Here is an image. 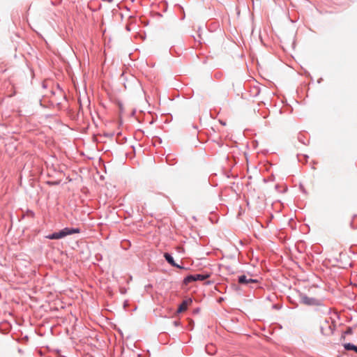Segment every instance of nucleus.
<instances>
[{
	"label": "nucleus",
	"mask_w": 357,
	"mask_h": 357,
	"mask_svg": "<svg viewBox=\"0 0 357 357\" xmlns=\"http://www.w3.org/2000/svg\"><path fill=\"white\" fill-rule=\"evenodd\" d=\"M301 303L308 306H320L323 305V300L312 297H309L305 294L300 296Z\"/></svg>",
	"instance_id": "f257e3e1"
},
{
	"label": "nucleus",
	"mask_w": 357,
	"mask_h": 357,
	"mask_svg": "<svg viewBox=\"0 0 357 357\" xmlns=\"http://www.w3.org/2000/svg\"><path fill=\"white\" fill-rule=\"evenodd\" d=\"M209 277L208 275L206 274H195V275H189L187 277H185L183 280V283L187 285L190 284L192 282L194 281H203L206 279H207Z\"/></svg>",
	"instance_id": "f03ea898"
},
{
	"label": "nucleus",
	"mask_w": 357,
	"mask_h": 357,
	"mask_svg": "<svg viewBox=\"0 0 357 357\" xmlns=\"http://www.w3.org/2000/svg\"><path fill=\"white\" fill-rule=\"evenodd\" d=\"M80 232V229L79 228H70L65 227L63 229L57 231V236L59 239L63 238L68 235H72L74 234H79Z\"/></svg>",
	"instance_id": "7ed1b4c3"
},
{
	"label": "nucleus",
	"mask_w": 357,
	"mask_h": 357,
	"mask_svg": "<svg viewBox=\"0 0 357 357\" xmlns=\"http://www.w3.org/2000/svg\"><path fill=\"white\" fill-rule=\"evenodd\" d=\"M238 281L242 284H248L250 283H257L258 280L256 279L248 278L246 275H243L238 277Z\"/></svg>",
	"instance_id": "20e7f679"
},
{
	"label": "nucleus",
	"mask_w": 357,
	"mask_h": 357,
	"mask_svg": "<svg viewBox=\"0 0 357 357\" xmlns=\"http://www.w3.org/2000/svg\"><path fill=\"white\" fill-rule=\"evenodd\" d=\"M164 257L165 259H166V261L169 264H171L172 266L174 267H176V268H183V267L179 266L178 264H177L174 260V258L173 257L169 254V253H167V252H165L164 254Z\"/></svg>",
	"instance_id": "39448f33"
},
{
	"label": "nucleus",
	"mask_w": 357,
	"mask_h": 357,
	"mask_svg": "<svg viewBox=\"0 0 357 357\" xmlns=\"http://www.w3.org/2000/svg\"><path fill=\"white\" fill-rule=\"evenodd\" d=\"M191 303H192L191 299H187V300L183 301L182 303L179 305V306L178 307L177 312L181 313V312L185 311L188 308V305L190 304Z\"/></svg>",
	"instance_id": "423d86ee"
},
{
	"label": "nucleus",
	"mask_w": 357,
	"mask_h": 357,
	"mask_svg": "<svg viewBox=\"0 0 357 357\" xmlns=\"http://www.w3.org/2000/svg\"><path fill=\"white\" fill-rule=\"evenodd\" d=\"M344 347L346 350L350 351L353 350L357 353V346L351 344V343H347L344 345Z\"/></svg>",
	"instance_id": "0eeeda50"
},
{
	"label": "nucleus",
	"mask_w": 357,
	"mask_h": 357,
	"mask_svg": "<svg viewBox=\"0 0 357 357\" xmlns=\"http://www.w3.org/2000/svg\"><path fill=\"white\" fill-rule=\"evenodd\" d=\"M47 238L49 239H59L58 236H57V234L56 232H54L51 234H49L47 236Z\"/></svg>",
	"instance_id": "6e6552de"
},
{
	"label": "nucleus",
	"mask_w": 357,
	"mask_h": 357,
	"mask_svg": "<svg viewBox=\"0 0 357 357\" xmlns=\"http://www.w3.org/2000/svg\"><path fill=\"white\" fill-rule=\"evenodd\" d=\"M352 333V329L351 328H347V330L345 331V334L349 335Z\"/></svg>",
	"instance_id": "1a4fd4ad"
},
{
	"label": "nucleus",
	"mask_w": 357,
	"mask_h": 357,
	"mask_svg": "<svg viewBox=\"0 0 357 357\" xmlns=\"http://www.w3.org/2000/svg\"><path fill=\"white\" fill-rule=\"evenodd\" d=\"M173 323H174V325L175 326H178V325H179V322H178V321H174Z\"/></svg>",
	"instance_id": "9d476101"
}]
</instances>
